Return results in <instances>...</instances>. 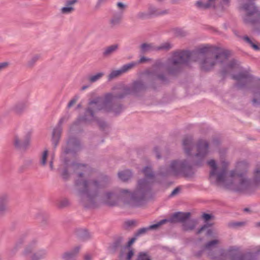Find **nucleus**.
I'll return each instance as SVG.
<instances>
[{
  "mask_svg": "<svg viewBox=\"0 0 260 260\" xmlns=\"http://www.w3.org/2000/svg\"><path fill=\"white\" fill-rule=\"evenodd\" d=\"M114 112L115 113V114H118V113H119V111H116L115 110H114Z\"/></svg>",
  "mask_w": 260,
  "mask_h": 260,
  "instance_id": "052dcab7",
  "label": "nucleus"
},
{
  "mask_svg": "<svg viewBox=\"0 0 260 260\" xmlns=\"http://www.w3.org/2000/svg\"><path fill=\"white\" fill-rule=\"evenodd\" d=\"M148 12L150 18L158 16V10L152 6H150L148 7Z\"/></svg>",
  "mask_w": 260,
  "mask_h": 260,
  "instance_id": "7c9ffc66",
  "label": "nucleus"
},
{
  "mask_svg": "<svg viewBox=\"0 0 260 260\" xmlns=\"http://www.w3.org/2000/svg\"><path fill=\"white\" fill-rule=\"evenodd\" d=\"M166 219H162L157 222L156 223L152 224L148 227L143 228L139 229L137 232L135 234V236L138 237V236L145 233L149 230H155L159 227L161 225L163 224L166 222Z\"/></svg>",
  "mask_w": 260,
  "mask_h": 260,
  "instance_id": "dca6fc26",
  "label": "nucleus"
},
{
  "mask_svg": "<svg viewBox=\"0 0 260 260\" xmlns=\"http://www.w3.org/2000/svg\"><path fill=\"white\" fill-rule=\"evenodd\" d=\"M187 225L188 226H190L191 225V224H188V223H187Z\"/></svg>",
  "mask_w": 260,
  "mask_h": 260,
  "instance_id": "0e129e2a",
  "label": "nucleus"
},
{
  "mask_svg": "<svg viewBox=\"0 0 260 260\" xmlns=\"http://www.w3.org/2000/svg\"><path fill=\"white\" fill-rule=\"evenodd\" d=\"M123 17L122 11L115 12L110 20V24L112 27L119 25Z\"/></svg>",
  "mask_w": 260,
  "mask_h": 260,
  "instance_id": "6ab92c4d",
  "label": "nucleus"
},
{
  "mask_svg": "<svg viewBox=\"0 0 260 260\" xmlns=\"http://www.w3.org/2000/svg\"><path fill=\"white\" fill-rule=\"evenodd\" d=\"M77 2V0H67L66 2V6L61 9V12L63 14H70L74 10L73 6Z\"/></svg>",
  "mask_w": 260,
  "mask_h": 260,
  "instance_id": "412c9836",
  "label": "nucleus"
},
{
  "mask_svg": "<svg viewBox=\"0 0 260 260\" xmlns=\"http://www.w3.org/2000/svg\"><path fill=\"white\" fill-rule=\"evenodd\" d=\"M137 64V63L136 62H131L128 63L124 64L123 66H122L120 69L121 71H122L123 73H125L128 71H129L131 69H132L133 68L135 67Z\"/></svg>",
  "mask_w": 260,
  "mask_h": 260,
  "instance_id": "bb28decb",
  "label": "nucleus"
},
{
  "mask_svg": "<svg viewBox=\"0 0 260 260\" xmlns=\"http://www.w3.org/2000/svg\"><path fill=\"white\" fill-rule=\"evenodd\" d=\"M38 244V240L37 238H33L30 240L22 251V255L24 257L29 256L32 253V252L35 250Z\"/></svg>",
  "mask_w": 260,
  "mask_h": 260,
  "instance_id": "4468645a",
  "label": "nucleus"
},
{
  "mask_svg": "<svg viewBox=\"0 0 260 260\" xmlns=\"http://www.w3.org/2000/svg\"><path fill=\"white\" fill-rule=\"evenodd\" d=\"M257 225L260 226V222L257 223Z\"/></svg>",
  "mask_w": 260,
  "mask_h": 260,
  "instance_id": "680f3d73",
  "label": "nucleus"
},
{
  "mask_svg": "<svg viewBox=\"0 0 260 260\" xmlns=\"http://www.w3.org/2000/svg\"><path fill=\"white\" fill-rule=\"evenodd\" d=\"M77 235L82 240H86L90 237V234L85 229L78 230Z\"/></svg>",
  "mask_w": 260,
  "mask_h": 260,
  "instance_id": "a878e982",
  "label": "nucleus"
},
{
  "mask_svg": "<svg viewBox=\"0 0 260 260\" xmlns=\"http://www.w3.org/2000/svg\"><path fill=\"white\" fill-rule=\"evenodd\" d=\"M88 87V85H85V86H83L82 87L81 89H82V90H85V89H87Z\"/></svg>",
  "mask_w": 260,
  "mask_h": 260,
  "instance_id": "4d7b16f0",
  "label": "nucleus"
},
{
  "mask_svg": "<svg viewBox=\"0 0 260 260\" xmlns=\"http://www.w3.org/2000/svg\"><path fill=\"white\" fill-rule=\"evenodd\" d=\"M78 96H75L73 99H72L68 105V107L69 108L71 107L78 100Z\"/></svg>",
  "mask_w": 260,
  "mask_h": 260,
  "instance_id": "4c0bfd02",
  "label": "nucleus"
},
{
  "mask_svg": "<svg viewBox=\"0 0 260 260\" xmlns=\"http://www.w3.org/2000/svg\"><path fill=\"white\" fill-rule=\"evenodd\" d=\"M64 121V118H61L59 120L58 125L54 128L52 133V142L55 146H56L60 139L61 133L62 131L61 124Z\"/></svg>",
  "mask_w": 260,
  "mask_h": 260,
  "instance_id": "2eb2a0df",
  "label": "nucleus"
},
{
  "mask_svg": "<svg viewBox=\"0 0 260 260\" xmlns=\"http://www.w3.org/2000/svg\"><path fill=\"white\" fill-rule=\"evenodd\" d=\"M68 204H69L68 201L67 200H66V199H64V200H63L62 201L61 204V206H65L67 205Z\"/></svg>",
  "mask_w": 260,
  "mask_h": 260,
  "instance_id": "3c124183",
  "label": "nucleus"
},
{
  "mask_svg": "<svg viewBox=\"0 0 260 260\" xmlns=\"http://www.w3.org/2000/svg\"><path fill=\"white\" fill-rule=\"evenodd\" d=\"M80 250V246H76L72 250L64 252L62 255V258L63 260H75Z\"/></svg>",
  "mask_w": 260,
  "mask_h": 260,
  "instance_id": "a211bd4d",
  "label": "nucleus"
},
{
  "mask_svg": "<svg viewBox=\"0 0 260 260\" xmlns=\"http://www.w3.org/2000/svg\"><path fill=\"white\" fill-rule=\"evenodd\" d=\"M178 192H179V189H178V188H175V189H174V190L172 191V193H171V196H174L175 194H176V193H177Z\"/></svg>",
  "mask_w": 260,
  "mask_h": 260,
  "instance_id": "864d4df0",
  "label": "nucleus"
},
{
  "mask_svg": "<svg viewBox=\"0 0 260 260\" xmlns=\"http://www.w3.org/2000/svg\"><path fill=\"white\" fill-rule=\"evenodd\" d=\"M192 138L190 136L186 137L183 141V147L185 153L187 156L191 155V151L193 148Z\"/></svg>",
  "mask_w": 260,
  "mask_h": 260,
  "instance_id": "f3484780",
  "label": "nucleus"
},
{
  "mask_svg": "<svg viewBox=\"0 0 260 260\" xmlns=\"http://www.w3.org/2000/svg\"><path fill=\"white\" fill-rule=\"evenodd\" d=\"M149 60L148 58L144 57V56H142L140 58V59H139V60L138 61V62H136L137 63V64H139V63H143V62H146L147 61H148Z\"/></svg>",
  "mask_w": 260,
  "mask_h": 260,
  "instance_id": "49530a36",
  "label": "nucleus"
},
{
  "mask_svg": "<svg viewBox=\"0 0 260 260\" xmlns=\"http://www.w3.org/2000/svg\"><path fill=\"white\" fill-rule=\"evenodd\" d=\"M134 255V251L132 249H129L128 252L126 256V260H131Z\"/></svg>",
  "mask_w": 260,
  "mask_h": 260,
  "instance_id": "ea45409f",
  "label": "nucleus"
},
{
  "mask_svg": "<svg viewBox=\"0 0 260 260\" xmlns=\"http://www.w3.org/2000/svg\"><path fill=\"white\" fill-rule=\"evenodd\" d=\"M48 157V151L45 150L42 153L40 158V162L42 166H45L47 164V159Z\"/></svg>",
  "mask_w": 260,
  "mask_h": 260,
  "instance_id": "c85d7f7f",
  "label": "nucleus"
},
{
  "mask_svg": "<svg viewBox=\"0 0 260 260\" xmlns=\"http://www.w3.org/2000/svg\"><path fill=\"white\" fill-rule=\"evenodd\" d=\"M9 200V196L6 193L0 194V214L7 210V203Z\"/></svg>",
  "mask_w": 260,
  "mask_h": 260,
  "instance_id": "aec40b11",
  "label": "nucleus"
},
{
  "mask_svg": "<svg viewBox=\"0 0 260 260\" xmlns=\"http://www.w3.org/2000/svg\"><path fill=\"white\" fill-rule=\"evenodd\" d=\"M210 233H211V230H208V231H207V235H210Z\"/></svg>",
  "mask_w": 260,
  "mask_h": 260,
  "instance_id": "13d9d810",
  "label": "nucleus"
},
{
  "mask_svg": "<svg viewBox=\"0 0 260 260\" xmlns=\"http://www.w3.org/2000/svg\"><path fill=\"white\" fill-rule=\"evenodd\" d=\"M132 176V173L129 170L121 171L118 173L119 179L123 181L128 180Z\"/></svg>",
  "mask_w": 260,
  "mask_h": 260,
  "instance_id": "393cba45",
  "label": "nucleus"
},
{
  "mask_svg": "<svg viewBox=\"0 0 260 260\" xmlns=\"http://www.w3.org/2000/svg\"><path fill=\"white\" fill-rule=\"evenodd\" d=\"M31 139V133L28 132L25 136L24 139L21 141L17 136L14 138V145L19 149H26L29 145Z\"/></svg>",
  "mask_w": 260,
  "mask_h": 260,
  "instance_id": "f8f14e48",
  "label": "nucleus"
},
{
  "mask_svg": "<svg viewBox=\"0 0 260 260\" xmlns=\"http://www.w3.org/2000/svg\"><path fill=\"white\" fill-rule=\"evenodd\" d=\"M78 107H80V105H78Z\"/></svg>",
  "mask_w": 260,
  "mask_h": 260,
  "instance_id": "338daca9",
  "label": "nucleus"
},
{
  "mask_svg": "<svg viewBox=\"0 0 260 260\" xmlns=\"http://www.w3.org/2000/svg\"><path fill=\"white\" fill-rule=\"evenodd\" d=\"M25 242V236H21L17 240L15 244L11 250L12 254L16 253L23 245Z\"/></svg>",
  "mask_w": 260,
  "mask_h": 260,
  "instance_id": "4be33fe9",
  "label": "nucleus"
},
{
  "mask_svg": "<svg viewBox=\"0 0 260 260\" xmlns=\"http://www.w3.org/2000/svg\"><path fill=\"white\" fill-rule=\"evenodd\" d=\"M243 40L248 43L254 50H258L259 49L258 46L254 44L247 36L244 37Z\"/></svg>",
  "mask_w": 260,
  "mask_h": 260,
  "instance_id": "72a5a7b5",
  "label": "nucleus"
},
{
  "mask_svg": "<svg viewBox=\"0 0 260 260\" xmlns=\"http://www.w3.org/2000/svg\"><path fill=\"white\" fill-rule=\"evenodd\" d=\"M192 173V167L186 160H175L171 162L170 166L169 167L161 168L158 175L162 176L183 175L185 176L189 177Z\"/></svg>",
  "mask_w": 260,
  "mask_h": 260,
  "instance_id": "0eeeda50",
  "label": "nucleus"
},
{
  "mask_svg": "<svg viewBox=\"0 0 260 260\" xmlns=\"http://www.w3.org/2000/svg\"><path fill=\"white\" fill-rule=\"evenodd\" d=\"M25 105L21 104H18L17 105H16V106L15 107V110L16 111V112L19 113V112H21V110L24 109L25 108Z\"/></svg>",
  "mask_w": 260,
  "mask_h": 260,
  "instance_id": "e433bc0d",
  "label": "nucleus"
},
{
  "mask_svg": "<svg viewBox=\"0 0 260 260\" xmlns=\"http://www.w3.org/2000/svg\"><path fill=\"white\" fill-rule=\"evenodd\" d=\"M244 4L242 9L246 12L243 17L244 21L247 23L255 24L260 21V11L255 6L252 0H242Z\"/></svg>",
  "mask_w": 260,
  "mask_h": 260,
  "instance_id": "6e6552de",
  "label": "nucleus"
},
{
  "mask_svg": "<svg viewBox=\"0 0 260 260\" xmlns=\"http://www.w3.org/2000/svg\"><path fill=\"white\" fill-rule=\"evenodd\" d=\"M209 152V144L207 141L204 140H200L197 145V153L195 154V157L202 160Z\"/></svg>",
  "mask_w": 260,
  "mask_h": 260,
  "instance_id": "9b49d317",
  "label": "nucleus"
},
{
  "mask_svg": "<svg viewBox=\"0 0 260 260\" xmlns=\"http://www.w3.org/2000/svg\"><path fill=\"white\" fill-rule=\"evenodd\" d=\"M53 159H54V155H52L51 158L49 159V167H50V169L51 170H53L54 168H53Z\"/></svg>",
  "mask_w": 260,
  "mask_h": 260,
  "instance_id": "a18cd8bd",
  "label": "nucleus"
},
{
  "mask_svg": "<svg viewBox=\"0 0 260 260\" xmlns=\"http://www.w3.org/2000/svg\"><path fill=\"white\" fill-rule=\"evenodd\" d=\"M80 148L79 141L75 138H71L67 141V147L62 152L61 158L65 168L61 173L64 179L69 177V170H73L77 174L75 184L78 188V196L85 207H89L94 204L99 197L101 189L106 185L103 179L93 180L89 174V167L83 164L73 162L69 164L66 155L72 156Z\"/></svg>",
  "mask_w": 260,
  "mask_h": 260,
  "instance_id": "f03ea898",
  "label": "nucleus"
},
{
  "mask_svg": "<svg viewBox=\"0 0 260 260\" xmlns=\"http://www.w3.org/2000/svg\"><path fill=\"white\" fill-rule=\"evenodd\" d=\"M209 52L215 54V58L205 57L201 62L202 69L205 71H208L216 63H219L225 64L223 74L233 69H240L239 73L233 76V79L237 81V86L240 88H243L249 86H254V87L252 89V92L254 96L252 100L253 104L255 105L260 103V80L254 78L247 70L241 69L239 64L235 60H232L226 64L230 52L222 48L206 46L200 48L199 53L188 50L175 52L165 63L161 62L160 60L157 61L154 66L156 70L152 75L155 78L164 81L165 78L164 75L158 74L157 71L158 69L165 70L170 73H174L178 71L181 66L187 65L191 60L197 61V59H194V57H202L204 54Z\"/></svg>",
  "mask_w": 260,
  "mask_h": 260,
  "instance_id": "f257e3e1",
  "label": "nucleus"
},
{
  "mask_svg": "<svg viewBox=\"0 0 260 260\" xmlns=\"http://www.w3.org/2000/svg\"><path fill=\"white\" fill-rule=\"evenodd\" d=\"M117 8L119 10V11H122L123 12H124V10L126 8V6L124 4H123L122 3H121V2H118L117 4Z\"/></svg>",
  "mask_w": 260,
  "mask_h": 260,
  "instance_id": "58836bf2",
  "label": "nucleus"
},
{
  "mask_svg": "<svg viewBox=\"0 0 260 260\" xmlns=\"http://www.w3.org/2000/svg\"><path fill=\"white\" fill-rule=\"evenodd\" d=\"M103 73H98L95 75L90 76L88 80L91 83L95 82L99 80L103 76Z\"/></svg>",
  "mask_w": 260,
  "mask_h": 260,
  "instance_id": "2f4dec72",
  "label": "nucleus"
},
{
  "mask_svg": "<svg viewBox=\"0 0 260 260\" xmlns=\"http://www.w3.org/2000/svg\"><path fill=\"white\" fill-rule=\"evenodd\" d=\"M219 243V240L214 239L207 242L204 246V250L208 251V256L212 260H226L228 257L230 260H255L260 251L240 254L238 247L231 246L226 250L222 249L216 254L213 250Z\"/></svg>",
  "mask_w": 260,
  "mask_h": 260,
  "instance_id": "423d86ee",
  "label": "nucleus"
},
{
  "mask_svg": "<svg viewBox=\"0 0 260 260\" xmlns=\"http://www.w3.org/2000/svg\"><path fill=\"white\" fill-rule=\"evenodd\" d=\"M140 49L142 53H146L157 50V46L152 43H143L140 46Z\"/></svg>",
  "mask_w": 260,
  "mask_h": 260,
  "instance_id": "b1692460",
  "label": "nucleus"
},
{
  "mask_svg": "<svg viewBox=\"0 0 260 260\" xmlns=\"http://www.w3.org/2000/svg\"><path fill=\"white\" fill-rule=\"evenodd\" d=\"M203 218L205 220V221H207L211 218V215L209 214L204 213L203 215Z\"/></svg>",
  "mask_w": 260,
  "mask_h": 260,
  "instance_id": "c03bdc74",
  "label": "nucleus"
},
{
  "mask_svg": "<svg viewBox=\"0 0 260 260\" xmlns=\"http://www.w3.org/2000/svg\"><path fill=\"white\" fill-rule=\"evenodd\" d=\"M137 237L136 236L131 239H130L128 242H127V244L126 245V247L129 248L132 244L135 241Z\"/></svg>",
  "mask_w": 260,
  "mask_h": 260,
  "instance_id": "37998d69",
  "label": "nucleus"
},
{
  "mask_svg": "<svg viewBox=\"0 0 260 260\" xmlns=\"http://www.w3.org/2000/svg\"><path fill=\"white\" fill-rule=\"evenodd\" d=\"M201 254H202V251H200V252H199L197 254V255L199 256H200L201 255Z\"/></svg>",
  "mask_w": 260,
  "mask_h": 260,
  "instance_id": "bf43d9fd",
  "label": "nucleus"
},
{
  "mask_svg": "<svg viewBox=\"0 0 260 260\" xmlns=\"http://www.w3.org/2000/svg\"><path fill=\"white\" fill-rule=\"evenodd\" d=\"M145 88L143 83L140 81L134 82L132 86L119 84L113 88L112 93H109L105 95L104 99L97 98L90 101L89 107L85 111L83 117H79L72 125V128L81 123L96 120L94 116V113L98 110H104L108 112L112 110V102L115 99L123 98L125 95L133 93Z\"/></svg>",
  "mask_w": 260,
  "mask_h": 260,
  "instance_id": "20e7f679",
  "label": "nucleus"
},
{
  "mask_svg": "<svg viewBox=\"0 0 260 260\" xmlns=\"http://www.w3.org/2000/svg\"><path fill=\"white\" fill-rule=\"evenodd\" d=\"M137 260H151V259L147 253L142 252L139 254Z\"/></svg>",
  "mask_w": 260,
  "mask_h": 260,
  "instance_id": "c9c22d12",
  "label": "nucleus"
},
{
  "mask_svg": "<svg viewBox=\"0 0 260 260\" xmlns=\"http://www.w3.org/2000/svg\"><path fill=\"white\" fill-rule=\"evenodd\" d=\"M119 108L120 110H121V109H122V107H121V106H119Z\"/></svg>",
  "mask_w": 260,
  "mask_h": 260,
  "instance_id": "e2e57ef3",
  "label": "nucleus"
},
{
  "mask_svg": "<svg viewBox=\"0 0 260 260\" xmlns=\"http://www.w3.org/2000/svg\"><path fill=\"white\" fill-rule=\"evenodd\" d=\"M172 48V45L169 42H165L160 46H157V50H168Z\"/></svg>",
  "mask_w": 260,
  "mask_h": 260,
  "instance_id": "473e14b6",
  "label": "nucleus"
},
{
  "mask_svg": "<svg viewBox=\"0 0 260 260\" xmlns=\"http://www.w3.org/2000/svg\"><path fill=\"white\" fill-rule=\"evenodd\" d=\"M210 167L209 179L212 183L217 185L239 191H246L260 184V169L254 171L253 180L248 179L245 172H240L239 170L246 168L247 164L245 161L238 162L236 169L230 172L227 175L226 167L219 169L214 159L207 162Z\"/></svg>",
  "mask_w": 260,
  "mask_h": 260,
  "instance_id": "7ed1b4c3",
  "label": "nucleus"
},
{
  "mask_svg": "<svg viewBox=\"0 0 260 260\" xmlns=\"http://www.w3.org/2000/svg\"><path fill=\"white\" fill-rule=\"evenodd\" d=\"M123 74V73L120 68L118 70L112 71L109 75L108 79L109 80L113 79L122 75Z\"/></svg>",
  "mask_w": 260,
  "mask_h": 260,
  "instance_id": "c756f323",
  "label": "nucleus"
},
{
  "mask_svg": "<svg viewBox=\"0 0 260 260\" xmlns=\"http://www.w3.org/2000/svg\"><path fill=\"white\" fill-rule=\"evenodd\" d=\"M217 0H207L206 2L202 1L197 2L196 6L201 9H208V8H219L221 10L226 9L230 5V0H220L219 4L216 6Z\"/></svg>",
  "mask_w": 260,
  "mask_h": 260,
  "instance_id": "9d476101",
  "label": "nucleus"
},
{
  "mask_svg": "<svg viewBox=\"0 0 260 260\" xmlns=\"http://www.w3.org/2000/svg\"><path fill=\"white\" fill-rule=\"evenodd\" d=\"M118 198V196L115 193L107 192L100 197L99 199L101 202L109 206H115L117 203Z\"/></svg>",
  "mask_w": 260,
  "mask_h": 260,
  "instance_id": "ddd939ff",
  "label": "nucleus"
},
{
  "mask_svg": "<svg viewBox=\"0 0 260 260\" xmlns=\"http://www.w3.org/2000/svg\"><path fill=\"white\" fill-rule=\"evenodd\" d=\"M99 122L100 126L102 127H104V126L105 125V123L104 122H103V123H100L99 122Z\"/></svg>",
  "mask_w": 260,
  "mask_h": 260,
  "instance_id": "6e6d98bb",
  "label": "nucleus"
},
{
  "mask_svg": "<svg viewBox=\"0 0 260 260\" xmlns=\"http://www.w3.org/2000/svg\"><path fill=\"white\" fill-rule=\"evenodd\" d=\"M107 0H98L97 5L100 6L101 4L105 3Z\"/></svg>",
  "mask_w": 260,
  "mask_h": 260,
  "instance_id": "5fc2aeb1",
  "label": "nucleus"
},
{
  "mask_svg": "<svg viewBox=\"0 0 260 260\" xmlns=\"http://www.w3.org/2000/svg\"><path fill=\"white\" fill-rule=\"evenodd\" d=\"M91 255L90 254H87L84 256V260H91Z\"/></svg>",
  "mask_w": 260,
  "mask_h": 260,
  "instance_id": "603ef678",
  "label": "nucleus"
},
{
  "mask_svg": "<svg viewBox=\"0 0 260 260\" xmlns=\"http://www.w3.org/2000/svg\"><path fill=\"white\" fill-rule=\"evenodd\" d=\"M154 152H155V153L156 154V156L157 158H160V155L159 153L158 152V148H156V147L154 148Z\"/></svg>",
  "mask_w": 260,
  "mask_h": 260,
  "instance_id": "8fccbe9b",
  "label": "nucleus"
},
{
  "mask_svg": "<svg viewBox=\"0 0 260 260\" xmlns=\"http://www.w3.org/2000/svg\"><path fill=\"white\" fill-rule=\"evenodd\" d=\"M169 10H167V9L160 10V11L158 10V16L167 15L169 13Z\"/></svg>",
  "mask_w": 260,
  "mask_h": 260,
  "instance_id": "a19ab883",
  "label": "nucleus"
},
{
  "mask_svg": "<svg viewBox=\"0 0 260 260\" xmlns=\"http://www.w3.org/2000/svg\"><path fill=\"white\" fill-rule=\"evenodd\" d=\"M247 210H248V209H247V208L245 209V211H247Z\"/></svg>",
  "mask_w": 260,
  "mask_h": 260,
  "instance_id": "69168bd1",
  "label": "nucleus"
},
{
  "mask_svg": "<svg viewBox=\"0 0 260 260\" xmlns=\"http://www.w3.org/2000/svg\"><path fill=\"white\" fill-rule=\"evenodd\" d=\"M8 66V63L6 62L0 63V72L6 68Z\"/></svg>",
  "mask_w": 260,
  "mask_h": 260,
  "instance_id": "de8ad7c7",
  "label": "nucleus"
},
{
  "mask_svg": "<svg viewBox=\"0 0 260 260\" xmlns=\"http://www.w3.org/2000/svg\"><path fill=\"white\" fill-rule=\"evenodd\" d=\"M145 178L138 182L135 190L132 192L128 189L120 191V196L124 204L131 206H138L143 200L153 183L155 181L156 175L151 167H146L142 170Z\"/></svg>",
  "mask_w": 260,
  "mask_h": 260,
  "instance_id": "39448f33",
  "label": "nucleus"
},
{
  "mask_svg": "<svg viewBox=\"0 0 260 260\" xmlns=\"http://www.w3.org/2000/svg\"><path fill=\"white\" fill-rule=\"evenodd\" d=\"M209 226V225H208L207 224H205L203 226H202L200 230H199V231H198V234L200 233L202 231H203L205 229H206Z\"/></svg>",
  "mask_w": 260,
  "mask_h": 260,
  "instance_id": "09e8293b",
  "label": "nucleus"
},
{
  "mask_svg": "<svg viewBox=\"0 0 260 260\" xmlns=\"http://www.w3.org/2000/svg\"><path fill=\"white\" fill-rule=\"evenodd\" d=\"M38 56L37 55L34 56L31 59L30 61L28 62L29 66H32L34 63L38 59Z\"/></svg>",
  "mask_w": 260,
  "mask_h": 260,
  "instance_id": "79ce46f5",
  "label": "nucleus"
},
{
  "mask_svg": "<svg viewBox=\"0 0 260 260\" xmlns=\"http://www.w3.org/2000/svg\"><path fill=\"white\" fill-rule=\"evenodd\" d=\"M46 255V250L41 249L38 250L35 253L31 254L29 257H30L31 260H40L44 258Z\"/></svg>",
  "mask_w": 260,
  "mask_h": 260,
  "instance_id": "5701e85b",
  "label": "nucleus"
},
{
  "mask_svg": "<svg viewBox=\"0 0 260 260\" xmlns=\"http://www.w3.org/2000/svg\"><path fill=\"white\" fill-rule=\"evenodd\" d=\"M118 46L117 44L112 45L107 47L104 52V55L107 56L115 52L118 49Z\"/></svg>",
  "mask_w": 260,
  "mask_h": 260,
  "instance_id": "cd10ccee",
  "label": "nucleus"
},
{
  "mask_svg": "<svg viewBox=\"0 0 260 260\" xmlns=\"http://www.w3.org/2000/svg\"><path fill=\"white\" fill-rule=\"evenodd\" d=\"M138 18L142 19H146L150 18L148 11L147 12H140L137 14Z\"/></svg>",
  "mask_w": 260,
  "mask_h": 260,
  "instance_id": "f704fd0d",
  "label": "nucleus"
},
{
  "mask_svg": "<svg viewBox=\"0 0 260 260\" xmlns=\"http://www.w3.org/2000/svg\"><path fill=\"white\" fill-rule=\"evenodd\" d=\"M190 215V214L189 212H176L174 213L169 219H166V222L168 221L171 222H182L184 230H192L195 228L197 224V221L196 220L189 219Z\"/></svg>",
  "mask_w": 260,
  "mask_h": 260,
  "instance_id": "1a4fd4ad",
  "label": "nucleus"
}]
</instances>
